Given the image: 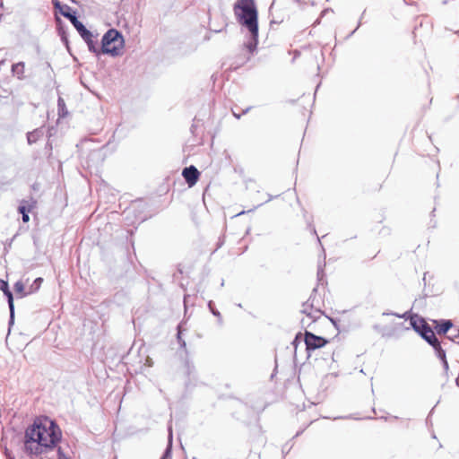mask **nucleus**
<instances>
[{"label":"nucleus","mask_w":459,"mask_h":459,"mask_svg":"<svg viewBox=\"0 0 459 459\" xmlns=\"http://www.w3.org/2000/svg\"><path fill=\"white\" fill-rule=\"evenodd\" d=\"M434 327L438 334H446L453 328V324L450 320L434 321Z\"/></svg>","instance_id":"1a4fd4ad"},{"label":"nucleus","mask_w":459,"mask_h":459,"mask_svg":"<svg viewBox=\"0 0 459 459\" xmlns=\"http://www.w3.org/2000/svg\"><path fill=\"white\" fill-rule=\"evenodd\" d=\"M14 290L17 294H20V297L22 298L25 296L24 293V284L22 281H17L14 284Z\"/></svg>","instance_id":"f8f14e48"},{"label":"nucleus","mask_w":459,"mask_h":459,"mask_svg":"<svg viewBox=\"0 0 459 459\" xmlns=\"http://www.w3.org/2000/svg\"><path fill=\"white\" fill-rule=\"evenodd\" d=\"M18 67H21V69L22 70L23 67H24V65L22 63H18L16 65H13V70L16 71V70H18Z\"/></svg>","instance_id":"a211bd4d"},{"label":"nucleus","mask_w":459,"mask_h":459,"mask_svg":"<svg viewBox=\"0 0 459 459\" xmlns=\"http://www.w3.org/2000/svg\"><path fill=\"white\" fill-rule=\"evenodd\" d=\"M448 338L453 342H459V326L452 330L450 335H448Z\"/></svg>","instance_id":"ddd939ff"},{"label":"nucleus","mask_w":459,"mask_h":459,"mask_svg":"<svg viewBox=\"0 0 459 459\" xmlns=\"http://www.w3.org/2000/svg\"><path fill=\"white\" fill-rule=\"evenodd\" d=\"M410 324L412 328L420 333V335L432 346H439V342L435 335L434 331L429 326L426 321L417 315L411 316Z\"/></svg>","instance_id":"20e7f679"},{"label":"nucleus","mask_w":459,"mask_h":459,"mask_svg":"<svg viewBox=\"0 0 459 459\" xmlns=\"http://www.w3.org/2000/svg\"><path fill=\"white\" fill-rule=\"evenodd\" d=\"M64 16L73 23V25L76 28L80 35L86 41H90L91 39L92 34L90 30H88L85 26L78 21L77 17L72 13H64Z\"/></svg>","instance_id":"423d86ee"},{"label":"nucleus","mask_w":459,"mask_h":459,"mask_svg":"<svg viewBox=\"0 0 459 459\" xmlns=\"http://www.w3.org/2000/svg\"><path fill=\"white\" fill-rule=\"evenodd\" d=\"M304 342L306 344L307 351H315L320 348L325 347L327 343L330 342V339L322 335H316L310 331H305L304 333Z\"/></svg>","instance_id":"39448f33"},{"label":"nucleus","mask_w":459,"mask_h":459,"mask_svg":"<svg viewBox=\"0 0 459 459\" xmlns=\"http://www.w3.org/2000/svg\"><path fill=\"white\" fill-rule=\"evenodd\" d=\"M101 49L103 53L113 56L122 55L124 49L123 36L115 29L108 30L102 38Z\"/></svg>","instance_id":"7ed1b4c3"},{"label":"nucleus","mask_w":459,"mask_h":459,"mask_svg":"<svg viewBox=\"0 0 459 459\" xmlns=\"http://www.w3.org/2000/svg\"><path fill=\"white\" fill-rule=\"evenodd\" d=\"M52 1H53L54 7L56 9H59L60 11L63 9V7L61 6V4L58 0H52Z\"/></svg>","instance_id":"2eb2a0df"},{"label":"nucleus","mask_w":459,"mask_h":459,"mask_svg":"<svg viewBox=\"0 0 459 459\" xmlns=\"http://www.w3.org/2000/svg\"><path fill=\"white\" fill-rule=\"evenodd\" d=\"M22 221L23 222H28L30 221V217H29V214L24 212V214H22Z\"/></svg>","instance_id":"6ab92c4d"},{"label":"nucleus","mask_w":459,"mask_h":459,"mask_svg":"<svg viewBox=\"0 0 459 459\" xmlns=\"http://www.w3.org/2000/svg\"><path fill=\"white\" fill-rule=\"evenodd\" d=\"M0 290L7 297L8 304H9V307H10V311H11V315H13V308H14L13 307V298L12 292L9 290L8 282L4 281V280H0Z\"/></svg>","instance_id":"9d476101"},{"label":"nucleus","mask_w":459,"mask_h":459,"mask_svg":"<svg viewBox=\"0 0 459 459\" xmlns=\"http://www.w3.org/2000/svg\"><path fill=\"white\" fill-rule=\"evenodd\" d=\"M304 313L307 314V316L308 318H313L314 323L319 322L322 325L331 326L329 319L324 315V313L321 310H316L315 314L312 315L311 313L307 312L306 309H304Z\"/></svg>","instance_id":"6e6552de"},{"label":"nucleus","mask_w":459,"mask_h":459,"mask_svg":"<svg viewBox=\"0 0 459 459\" xmlns=\"http://www.w3.org/2000/svg\"><path fill=\"white\" fill-rule=\"evenodd\" d=\"M65 107V101H64L62 99H59V100H58V108H59V110L64 111Z\"/></svg>","instance_id":"dca6fc26"},{"label":"nucleus","mask_w":459,"mask_h":459,"mask_svg":"<svg viewBox=\"0 0 459 459\" xmlns=\"http://www.w3.org/2000/svg\"><path fill=\"white\" fill-rule=\"evenodd\" d=\"M61 13L64 15V13H70L68 11H64L63 9L60 11Z\"/></svg>","instance_id":"aec40b11"},{"label":"nucleus","mask_w":459,"mask_h":459,"mask_svg":"<svg viewBox=\"0 0 459 459\" xmlns=\"http://www.w3.org/2000/svg\"><path fill=\"white\" fill-rule=\"evenodd\" d=\"M57 452H58V458L57 459H69L67 456H65L63 454L61 447L58 448Z\"/></svg>","instance_id":"f3484780"},{"label":"nucleus","mask_w":459,"mask_h":459,"mask_svg":"<svg viewBox=\"0 0 459 459\" xmlns=\"http://www.w3.org/2000/svg\"><path fill=\"white\" fill-rule=\"evenodd\" d=\"M161 459H167L166 456H163Z\"/></svg>","instance_id":"412c9836"},{"label":"nucleus","mask_w":459,"mask_h":459,"mask_svg":"<svg viewBox=\"0 0 459 459\" xmlns=\"http://www.w3.org/2000/svg\"><path fill=\"white\" fill-rule=\"evenodd\" d=\"M62 438L58 425L48 417H38L24 433V452L39 456L53 450Z\"/></svg>","instance_id":"f257e3e1"},{"label":"nucleus","mask_w":459,"mask_h":459,"mask_svg":"<svg viewBox=\"0 0 459 459\" xmlns=\"http://www.w3.org/2000/svg\"><path fill=\"white\" fill-rule=\"evenodd\" d=\"M182 176L188 186L192 187L197 183L200 177V172L195 166L191 165L183 169Z\"/></svg>","instance_id":"0eeeda50"},{"label":"nucleus","mask_w":459,"mask_h":459,"mask_svg":"<svg viewBox=\"0 0 459 459\" xmlns=\"http://www.w3.org/2000/svg\"><path fill=\"white\" fill-rule=\"evenodd\" d=\"M235 13L253 35H257V13L253 0H238L234 6Z\"/></svg>","instance_id":"f03ea898"},{"label":"nucleus","mask_w":459,"mask_h":459,"mask_svg":"<svg viewBox=\"0 0 459 459\" xmlns=\"http://www.w3.org/2000/svg\"><path fill=\"white\" fill-rule=\"evenodd\" d=\"M301 337H302V333H299L296 335V337H295V339H294V341H293V342H292V344H293V346L295 347V349L297 348V346H298V344H299V339H300Z\"/></svg>","instance_id":"4468645a"},{"label":"nucleus","mask_w":459,"mask_h":459,"mask_svg":"<svg viewBox=\"0 0 459 459\" xmlns=\"http://www.w3.org/2000/svg\"><path fill=\"white\" fill-rule=\"evenodd\" d=\"M36 202L31 201L30 203L29 201L22 200L21 202L20 206L18 207V211L20 213L24 214V212L29 213L33 210L35 207Z\"/></svg>","instance_id":"9b49d317"}]
</instances>
